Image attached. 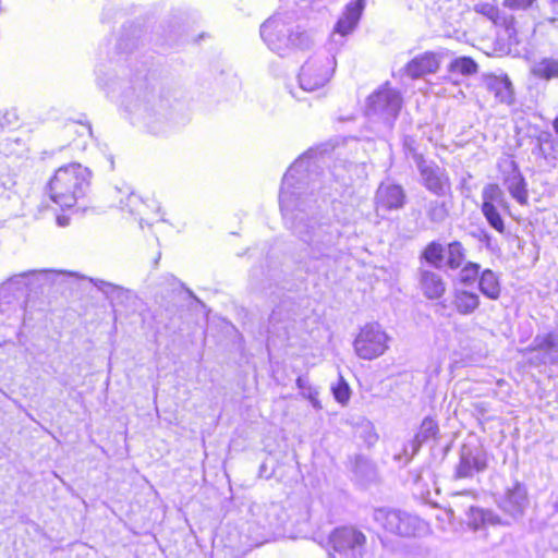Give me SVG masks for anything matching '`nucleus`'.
<instances>
[{
	"label": "nucleus",
	"mask_w": 558,
	"mask_h": 558,
	"mask_svg": "<svg viewBox=\"0 0 558 558\" xmlns=\"http://www.w3.org/2000/svg\"><path fill=\"white\" fill-rule=\"evenodd\" d=\"M522 352L534 353L527 360L531 366L558 365V330L536 335Z\"/></svg>",
	"instance_id": "nucleus-12"
},
{
	"label": "nucleus",
	"mask_w": 558,
	"mask_h": 558,
	"mask_svg": "<svg viewBox=\"0 0 558 558\" xmlns=\"http://www.w3.org/2000/svg\"><path fill=\"white\" fill-rule=\"evenodd\" d=\"M11 144H15L16 146L21 147L24 145V143H22V141L19 138V137H15V136H7L2 143H1V148H2V151L5 154V155H10V154H15L16 153V149L14 148H11L10 145Z\"/></svg>",
	"instance_id": "nucleus-43"
},
{
	"label": "nucleus",
	"mask_w": 558,
	"mask_h": 558,
	"mask_svg": "<svg viewBox=\"0 0 558 558\" xmlns=\"http://www.w3.org/2000/svg\"><path fill=\"white\" fill-rule=\"evenodd\" d=\"M57 221H58V225L61 226V227H64L69 223V219L64 216H59L57 218Z\"/></svg>",
	"instance_id": "nucleus-46"
},
{
	"label": "nucleus",
	"mask_w": 558,
	"mask_h": 558,
	"mask_svg": "<svg viewBox=\"0 0 558 558\" xmlns=\"http://www.w3.org/2000/svg\"><path fill=\"white\" fill-rule=\"evenodd\" d=\"M481 304L478 294L463 289H457L453 293V306L461 315L474 313Z\"/></svg>",
	"instance_id": "nucleus-23"
},
{
	"label": "nucleus",
	"mask_w": 558,
	"mask_h": 558,
	"mask_svg": "<svg viewBox=\"0 0 558 558\" xmlns=\"http://www.w3.org/2000/svg\"><path fill=\"white\" fill-rule=\"evenodd\" d=\"M15 185V175L7 163H0V187L11 190Z\"/></svg>",
	"instance_id": "nucleus-40"
},
{
	"label": "nucleus",
	"mask_w": 558,
	"mask_h": 558,
	"mask_svg": "<svg viewBox=\"0 0 558 558\" xmlns=\"http://www.w3.org/2000/svg\"><path fill=\"white\" fill-rule=\"evenodd\" d=\"M260 36L266 45L280 56L293 49H308L314 40L296 21L293 12H278L260 26Z\"/></svg>",
	"instance_id": "nucleus-2"
},
{
	"label": "nucleus",
	"mask_w": 558,
	"mask_h": 558,
	"mask_svg": "<svg viewBox=\"0 0 558 558\" xmlns=\"http://www.w3.org/2000/svg\"><path fill=\"white\" fill-rule=\"evenodd\" d=\"M506 189L510 193V195L521 205L527 204V190L526 183L519 171V169L512 165L511 172L506 177L504 182Z\"/></svg>",
	"instance_id": "nucleus-22"
},
{
	"label": "nucleus",
	"mask_w": 558,
	"mask_h": 558,
	"mask_svg": "<svg viewBox=\"0 0 558 558\" xmlns=\"http://www.w3.org/2000/svg\"><path fill=\"white\" fill-rule=\"evenodd\" d=\"M478 239L481 242L485 243L487 247L490 245L492 236L486 231H482Z\"/></svg>",
	"instance_id": "nucleus-45"
},
{
	"label": "nucleus",
	"mask_w": 558,
	"mask_h": 558,
	"mask_svg": "<svg viewBox=\"0 0 558 558\" xmlns=\"http://www.w3.org/2000/svg\"><path fill=\"white\" fill-rule=\"evenodd\" d=\"M389 337L377 323L366 324L354 340V350L359 357L373 360L388 349Z\"/></svg>",
	"instance_id": "nucleus-9"
},
{
	"label": "nucleus",
	"mask_w": 558,
	"mask_h": 558,
	"mask_svg": "<svg viewBox=\"0 0 558 558\" xmlns=\"http://www.w3.org/2000/svg\"><path fill=\"white\" fill-rule=\"evenodd\" d=\"M483 82L487 90L494 94L496 100L501 104L511 105L513 101V89L507 76L493 74L485 75Z\"/></svg>",
	"instance_id": "nucleus-20"
},
{
	"label": "nucleus",
	"mask_w": 558,
	"mask_h": 558,
	"mask_svg": "<svg viewBox=\"0 0 558 558\" xmlns=\"http://www.w3.org/2000/svg\"><path fill=\"white\" fill-rule=\"evenodd\" d=\"M470 512H471L470 523L473 525L474 529L480 527V522L483 524H486V523L494 524V525L501 524V520L498 518V515L494 514L492 511L471 508Z\"/></svg>",
	"instance_id": "nucleus-34"
},
{
	"label": "nucleus",
	"mask_w": 558,
	"mask_h": 558,
	"mask_svg": "<svg viewBox=\"0 0 558 558\" xmlns=\"http://www.w3.org/2000/svg\"><path fill=\"white\" fill-rule=\"evenodd\" d=\"M502 4L511 10H532L536 4V0H502Z\"/></svg>",
	"instance_id": "nucleus-42"
},
{
	"label": "nucleus",
	"mask_w": 558,
	"mask_h": 558,
	"mask_svg": "<svg viewBox=\"0 0 558 558\" xmlns=\"http://www.w3.org/2000/svg\"><path fill=\"white\" fill-rule=\"evenodd\" d=\"M251 512L264 529L278 530L286 521V512L279 502L254 504Z\"/></svg>",
	"instance_id": "nucleus-15"
},
{
	"label": "nucleus",
	"mask_w": 558,
	"mask_h": 558,
	"mask_svg": "<svg viewBox=\"0 0 558 558\" xmlns=\"http://www.w3.org/2000/svg\"><path fill=\"white\" fill-rule=\"evenodd\" d=\"M425 214L433 223H441L449 216V207L447 202L438 198L426 201Z\"/></svg>",
	"instance_id": "nucleus-27"
},
{
	"label": "nucleus",
	"mask_w": 558,
	"mask_h": 558,
	"mask_svg": "<svg viewBox=\"0 0 558 558\" xmlns=\"http://www.w3.org/2000/svg\"><path fill=\"white\" fill-rule=\"evenodd\" d=\"M478 71V64L471 57L454 58L447 66L450 77L456 75L471 76Z\"/></svg>",
	"instance_id": "nucleus-26"
},
{
	"label": "nucleus",
	"mask_w": 558,
	"mask_h": 558,
	"mask_svg": "<svg viewBox=\"0 0 558 558\" xmlns=\"http://www.w3.org/2000/svg\"><path fill=\"white\" fill-rule=\"evenodd\" d=\"M532 153L555 168L558 165V140L550 132L542 131L536 137V145Z\"/></svg>",
	"instance_id": "nucleus-19"
},
{
	"label": "nucleus",
	"mask_w": 558,
	"mask_h": 558,
	"mask_svg": "<svg viewBox=\"0 0 558 558\" xmlns=\"http://www.w3.org/2000/svg\"><path fill=\"white\" fill-rule=\"evenodd\" d=\"M554 508L558 511V499L554 502Z\"/></svg>",
	"instance_id": "nucleus-47"
},
{
	"label": "nucleus",
	"mask_w": 558,
	"mask_h": 558,
	"mask_svg": "<svg viewBox=\"0 0 558 558\" xmlns=\"http://www.w3.org/2000/svg\"><path fill=\"white\" fill-rule=\"evenodd\" d=\"M478 289L481 293L489 300H498L501 294V283L499 276L492 269H485L478 278Z\"/></svg>",
	"instance_id": "nucleus-24"
},
{
	"label": "nucleus",
	"mask_w": 558,
	"mask_h": 558,
	"mask_svg": "<svg viewBox=\"0 0 558 558\" xmlns=\"http://www.w3.org/2000/svg\"><path fill=\"white\" fill-rule=\"evenodd\" d=\"M482 213L484 217L486 218L488 225L495 229L499 233H505L506 226L504 222V219L501 218L497 207H494L493 205H482Z\"/></svg>",
	"instance_id": "nucleus-36"
},
{
	"label": "nucleus",
	"mask_w": 558,
	"mask_h": 558,
	"mask_svg": "<svg viewBox=\"0 0 558 558\" xmlns=\"http://www.w3.org/2000/svg\"><path fill=\"white\" fill-rule=\"evenodd\" d=\"M480 264L468 262L460 270L459 280L463 286H472L481 276Z\"/></svg>",
	"instance_id": "nucleus-37"
},
{
	"label": "nucleus",
	"mask_w": 558,
	"mask_h": 558,
	"mask_svg": "<svg viewBox=\"0 0 558 558\" xmlns=\"http://www.w3.org/2000/svg\"><path fill=\"white\" fill-rule=\"evenodd\" d=\"M135 93V99H129V105L134 110L148 112L159 101L155 93L145 83L140 84Z\"/></svg>",
	"instance_id": "nucleus-25"
},
{
	"label": "nucleus",
	"mask_w": 558,
	"mask_h": 558,
	"mask_svg": "<svg viewBox=\"0 0 558 558\" xmlns=\"http://www.w3.org/2000/svg\"><path fill=\"white\" fill-rule=\"evenodd\" d=\"M401 105L400 93L385 84L368 97L366 114L369 119L381 120L390 128L399 114Z\"/></svg>",
	"instance_id": "nucleus-7"
},
{
	"label": "nucleus",
	"mask_w": 558,
	"mask_h": 558,
	"mask_svg": "<svg viewBox=\"0 0 558 558\" xmlns=\"http://www.w3.org/2000/svg\"><path fill=\"white\" fill-rule=\"evenodd\" d=\"M413 161L420 172L421 182L427 191L436 196H445L451 191V182L447 170L423 155L413 151Z\"/></svg>",
	"instance_id": "nucleus-8"
},
{
	"label": "nucleus",
	"mask_w": 558,
	"mask_h": 558,
	"mask_svg": "<svg viewBox=\"0 0 558 558\" xmlns=\"http://www.w3.org/2000/svg\"><path fill=\"white\" fill-rule=\"evenodd\" d=\"M445 253L446 251L439 242L432 241L422 252L421 258L435 268H441Z\"/></svg>",
	"instance_id": "nucleus-30"
},
{
	"label": "nucleus",
	"mask_w": 558,
	"mask_h": 558,
	"mask_svg": "<svg viewBox=\"0 0 558 558\" xmlns=\"http://www.w3.org/2000/svg\"><path fill=\"white\" fill-rule=\"evenodd\" d=\"M296 386L301 390V395L310 400L315 409H322V404L318 400V391L310 383V379L305 376H300L296 379Z\"/></svg>",
	"instance_id": "nucleus-35"
},
{
	"label": "nucleus",
	"mask_w": 558,
	"mask_h": 558,
	"mask_svg": "<svg viewBox=\"0 0 558 558\" xmlns=\"http://www.w3.org/2000/svg\"><path fill=\"white\" fill-rule=\"evenodd\" d=\"M420 287L429 300L440 299L446 292V282L441 275L429 269L420 270Z\"/></svg>",
	"instance_id": "nucleus-21"
},
{
	"label": "nucleus",
	"mask_w": 558,
	"mask_h": 558,
	"mask_svg": "<svg viewBox=\"0 0 558 558\" xmlns=\"http://www.w3.org/2000/svg\"><path fill=\"white\" fill-rule=\"evenodd\" d=\"M332 392L335 399L341 403L345 404L350 399V388L349 385L344 381L342 377L339 378L338 384L332 386Z\"/></svg>",
	"instance_id": "nucleus-39"
},
{
	"label": "nucleus",
	"mask_w": 558,
	"mask_h": 558,
	"mask_svg": "<svg viewBox=\"0 0 558 558\" xmlns=\"http://www.w3.org/2000/svg\"><path fill=\"white\" fill-rule=\"evenodd\" d=\"M53 270H32L11 277L0 286V323L10 319L20 310L21 303L15 291L22 286L33 287L52 280Z\"/></svg>",
	"instance_id": "nucleus-4"
},
{
	"label": "nucleus",
	"mask_w": 558,
	"mask_h": 558,
	"mask_svg": "<svg viewBox=\"0 0 558 558\" xmlns=\"http://www.w3.org/2000/svg\"><path fill=\"white\" fill-rule=\"evenodd\" d=\"M537 19L541 23L548 22L549 24H555L558 21V0H549L548 9L539 11Z\"/></svg>",
	"instance_id": "nucleus-38"
},
{
	"label": "nucleus",
	"mask_w": 558,
	"mask_h": 558,
	"mask_svg": "<svg viewBox=\"0 0 558 558\" xmlns=\"http://www.w3.org/2000/svg\"><path fill=\"white\" fill-rule=\"evenodd\" d=\"M366 535L354 526L335 529L329 535L332 558H368Z\"/></svg>",
	"instance_id": "nucleus-6"
},
{
	"label": "nucleus",
	"mask_w": 558,
	"mask_h": 558,
	"mask_svg": "<svg viewBox=\"0 0 558 558\" xmlns=\"http://www.w3.org/2000/svg\"><path fill=\"white\" fill-rule=\"evenodd\" d=\"M533 74L544 80L558 77V59L554 57H545L535 62L533 65Z\"/></svg>",
	"instance_id": "nucleus-28"
},
{
	"label": "nucleus",
	"mask_w": 558,
	"mask_h": 558,
	"mask_svg": "<svg viewBox=\"0 0 558 558\" xmlns=\"http://www.w3.org/2000/svg\"><path fill=\"white\" fill-rule=\"evenodd\" d=\"M488 466L486 450L477 442H465L459 451V462L454 468L453 477L457 480L473 478Z\"/></svg>",
	"instance_id": "nucleus-11"
},
{
	"label": "nucleus",
	"mask_w": 558,
	"mask_h": 558,
	"mask_svg": "<svg viewBox=\"0 0 558 558\" xmlns=\"http://www.w3.org/2000/svg\"><path fill=\"white\" fill-rule=\"evenodd\" d=\"M497 502L499 508L513 520L521 518L529 505L525 486L515 482L505 490Z\"/></svg>",
	"instance_id": "nucleus-13"
},
{
	"label": "nucleus",
	"mask_w": 558,
	"mask_h": 558,
	"mask_svg": "<svg viewBox=\"0 0 558 558\" xmlns=\"http://www.w3.org/2000/svg\"><path fill=\"white\" fill-rule=\"evenodd\" d=\"M446 515L450 519L452 515V511L450 510V511L446 512Z\"/></svg>",
	"instance_id": "nucleus-48"
},
{
	"label": "nucleus",
	"mask_w": 558,
	"mask_h": 558,
	"mask_svg": "<svg viewBox=\"0 0 558 558\" xmlns=\"http://www.w3.org/2000/svg\"><path fill=\"white\" fill-rule=\"evenodd\" d=\"M437 432V423L430 417H425L414 438L404 445L402 453L396 454L395 460L401 462L404 458V463L407 464L417 453L421 446L428 439L434 438Z\"/></svg>",
	"instance_id": "nucleus-16"
},
{
	"label": "nucleus",
	"mask_w": 558,
	"mask_h": 558,
	"mask_svg": "<svg viewBox=\"0 0 558 558\" xmlns=\"http://www.w3.org/2000/svg\"><path fill=\"white\" fill-rule=\"evenodd\" d=\"M446 256H447L446 264H447L448 268L456 270L463 265L465 257H466V251L463 247L461 242L453 241L448 244L447 251H446Z\"/></svg>",
	"instance_id": "nucleus-31"
},
{
	"label": "nucleus",
	"mask_w": 558,
	"mask_h": 558,
	"mask_svg": "<svg viewBox=\"0 0 558 558\" xmlns=\"http://www.w3.org/2000/svg\"><path fill=\"white\" fill-rule=\"evenodd\" d=\"M405 193L400 185L381 183L375 195L376 210H392L403 207Z\"/></svg>",
	"instance_id": "nucleus-17"
},
{
	"label": "nucleus",
	"mask_w": 558,
	"mask_h": 558,
	"mask_svg": "<svg viewBox=\"0 0 558 558\" xmlns=\"http://www.w3.org/2000/svg\"><path fill=\"white\" fill-rule=\"evenodd\" d=\"M166 280L171 284L173 290H175L178 287H183V284L173 276L169 275L166 277Z\"/></svg>",
	"instance_id": "nucleus-44"
},
{
	"label": "nucleus",
	"mask_w": 558,
	"mask_h": 558,
	"mask_svg": "<svg viewBox=\"0 0 558 558\" xmlns=\"http://www.w3.org/2000/svg\"><path fill=\"white\" fill-rule=\"evenodd\" d=\"M445 57V51H425L409 61L404 66V72L413 80L434 74L439 70Z\"/></svg>",
	"instance_id": "nucleus-14"
},
{
	"label": "nucleus",
	"mask_w": 558,
	"mask_h": 558,
	"mask_svg": "<svg viewBox=\"0 0 558 558\" xmlns=\"http://www.w3.org/2000/svg\"><path fill=\"white\" fill-rule=\"evenodd\" d=\"M373 520L386 532L401 537H420L429 532V525L426 521L400 510L375 509Z\"/></svg>",
	"instance_id": "nucleus-5"
},
{
	"label": "nucleus",
	"mask_w": 558,
	"mask_h": 558,
	"mask_svg": "<svg viewBox=\"0 0 558 558\" xmlns=\"http://www.w3.org/2000/svg\"><path fill=\"white\" fill-rule=\"evenodd\" d=\"M95 287L101 291L112 302L122 303L124 300L129 299L130 291L113 283L104 281V280H92Z\"/></svg>",
	"instance_id": "nucleus-29"
},
{
	"label": "nucleus",
	"mask_w": 558,
	"mask_h": 558,
	"mask_svg": "<svg viewBox=\"0 0 558 558\" xmlns=\"http://www.w3.org/2000/svg\"><path fill=\"white\" fill-rule=\"evenodd\" d=\"M335 69V61L328 56H313L301 68L300 87L305 92H314L329 81Z\"/></svg>",
	"instance_id": "nucleus-10"
},
{
	"label": "nucleus",
	"mask_w": 558,
	"mask_h": 558,
	"mask_svg": "<svg viewBox=\"0 0 558 558\" xmlns=\"http://www.w3.org/2000/svg\"><path fill=\"white\" fill-rule=\"evenodd\" d=\"M308 169V156L303 155L284 173L279 195L283 219L293 233L306 245L310 259L330 258L340 233L329 225H322L306 214L311 208L301 195V179Z\"/></svg>",
	"instance_id": "nucleus-1"
},
{
	"label": "nucleus",
	"mask_w": 558,
	"mask_h": 558,
	"mask_svg": "<svg viewBox=\"0 0 558 558\" xmlns=\"http://www.w3.org/2000/svg\"><path fill=\"white\" fill-rule=\"evenodd\" d=\"M474 11L478 14H482L483 16L487 17L489 21H492L494 24H499L504 22V16L497 7V1H482L480 0L476 2L473 7Z\"/></svg>",
	"instance_id": "nucleus-32"
},
{
	"label": "nucleus",
	"mask_w": 558,
	"mask_h": 558,
	"mask_svg": "<svg viewBox=\"0 0 558 558\" xmlns=\"http://www.w3.org/2000/svg\"><path fill=\"white\" fill-rule=\"evenodd\" d=\"M483 204L493 205L494 207H506L504 192L497 184H487L482 192Z\"/></svg>",
	"instance_id": "nucleus-33"
},
{
	"label": "nucleus",
	"mask_w": 558,
	"mask_h": 558,
	"mask_svg": "<svg viewBox=\"0 0 558 558\" xmlns=\"http://www.w3.org/2000/svg\"><path fill=\"white\" fill-rule=\"evenodd\" d=\"M364 0H353L349 2L345 5L342 15L340 16L335 26V32L332 36L337 34L340 37H344L348 34H350L356 27L361 19L362 12L364 10Z\"/></svg>",
	"instance_id": "nucleus-18"
},
{
	"label": "nucleus",
	"mask_w": 558,
	"mask_h": 558,
	"mask_svg": "<svg viewBox=\"0 0 558 558\" xmlns=\"http://www.w3.org/2000/svg\"><path fill=\"white\" fill-rule=\"evenodd\" d=\"M19 122L16 110H5L0 113V131L4 129H13Z\"/></svg>",
	"instance_id": "nucleus-41"
},
{
	"label": "nucleus",
	"mask_w": 558,
	"mask_h": 558,
	"mask_svg": "<svg viewBox=\"0 0 558 558\" xmlns=\"http://www.w3.org/2000/svg\"><path fill=\"white\" fill-rule=\"evenodd\" d=\"M90 181V171L80 163L60 167L49 181L50 198L60 207L70 208L83 198Z\"/></svg>",
	"instance_id": "nucleus-3"
}]
</instances>
